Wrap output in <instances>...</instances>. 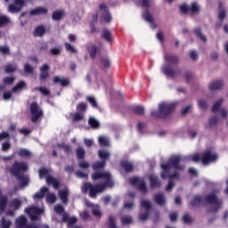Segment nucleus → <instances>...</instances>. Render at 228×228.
Listing matches in <instances>:
<instances>
[{
	"mask_svg": "<svg viewBox=\"0 0 228 228\" xmlns=\"http://www.w3.org/2000/svg\"><path fill=\"white\" fill-rule=\"evenodd\" d=\"M93 181H100V184L93 185L90 183H85L82 187V192L86 193L89 191V196L92 199H95L97 193H102L106 188H111L113 186V180L111 178V174L109 172H100L92 175Z\"/></svg>",
	"mask_w": 228,
	"mask_h": 228,
	"instance_id": "2",
	"label": "nucleus"
},
{
	"mask_svg": "<svg viewBox=\"0 0 228 228\" xmlns=\"http://www.w3.org/2000/svg\"><path fill=\"white\" fill-rule=\"evenodd\" d=\"M65 47L68 53H76V48L72 45L65 43Z\"/></svg>",
	"mask_w": 228,
	"mask_h": 228,
	"instance_id": "56",
	"label": "nucleus"
},
{
	"mask_svg": "<svg viewBox=\"0 0 228 228\" xmlns=\"http://www.w3.org/2000/svg\"><path fill=\"white\" fill-rule=\"evenodd\" d=\"M101 67L103 69H110L111 67V61L108 58H102L101 61Z\"/></svg>",
	"mask_w": 228,
	"mask_h": 228,
	"instance_id": "40",
	"label": "nucleus"
},
{
	"mask_svg": "<svg viewBox=\"0 0 228 228\" xmlns=\"http://www.w3.org/2000/svg\"><path fill=\"white\" fill-rule=\"evenodd\" d=\"M54 211L55 213H57L58 215H61V216H63V207L61 205H55L54 206Z\"/></svg>",
	"mask_w": 228,
	"mask_h": 228,
	"instance_id": "53",
	"label": "nucleus"
},
{
	"mask_svg": "<svg viewBox=\"0 0 228 228\" xmlns=\"http://www.w3.org/2000/svg\"><path fill=\"white\" fill-rule=\"evenodd\" d=\"M124 208L125 209H133V208H134V204L133 203V200L126 201Z\"/></svg>",
	"mask_w": 228,
	"mask_h": 228,
	"instance_id": "62",
	"label": "nucleus"
},
{
	"mask_svg": "<svg viewBox=\"0 0 228 228\" xmlns=\"http://www.w3.org/2000/svg\"><path fill=\"white\" fill-rule=\"evenodd\" d=\"M24 70L27 74H33V67L29 64H25Z\"/></svg>",
	"mask_w": 228,
	"mask_h": 228,
	"instance_id": "63",
	"label": "nucleus"
},
{
	"mask_svg": "<svg viewBox=\"0 0 228 228\" xmlns=\"http://www.w3.org/2000/svg\"><path fill=\"white\" fill-rule=\"evenodd\" d=\"M86 49L91 58H95L101 53V46L94 43L88 44Z\"/></svg>",
	"mask_w": 228,
	"mask_h": 228,
	"instance_id": "17",
	"label": "nucleus"
},
{
	"mask_svg": "<svg viewBox=\"0 0 228 228\" xmlns=\"http://www.w3.org/2000/svg\"><path fill=\"white\" fill-rule=\"evenodd\" d=\"M88 124L89 126H91V127H93V129L99 127V121H97V119L94 118H90L88 119Z\"/></svg>",
	"mask_w": 228,
	"mask_h": 228,
	"instance_id": "44",
	"label": "nucleus"
},
{
	"mask_svg": "<svg viewBox=\"0 0 228 228\" xmlns=\"http://www.w3.org/2000/svg\"><path fill=\"white\" fill-rule=\"evenodd\" d=\"M209 90H222L224 88V80L218 79L211 82L208 86Z\"/></svg>",
	"mask_w": 228,
	"mask_h": 228,
	"instance_id": "20",
	"label": "nucleus"
},
{
	"mask_svg": "<svg viewBox=\"0 0 228 228\" xmlns=\"http://www.w3.org/2000/svg\"><path fill=\"white\" fill-rule=\"evenodd\" d=\"M15 228H39V227L37 225L28 224V219H26L24 216H20L15 221Z\"/></svg>",
	"mask_w": 228,
	"mask_h": 228,
	"instance_id": "15",
	"label": "nucleus"
},
{
	"mask_svg": "<svg viewBox=\"0 0 228 228\" xmlns=\"http://www.w3.org/2000/svg\"><path fill=\"white\" fill-rule=\"evenodd\" d=\"M83 118H85V114H83V112L72 114L73 122H79V120H83Z\"/></svg>",
	"mask_w": 228,
	"mask_h": 228,
	"instance_id": "39",
	"label": "nucleus"
},
{
	"mask_svg": "<svg viewBox=\"0 0 228 228\" xmlns=\"http://www.w3.org/2000/svg\"><path fill=\"white\" fill-rule=\"evenodd\" d=\"M13 81H15V77H8L4 78V85H12Z\"/></svg>",
	"mask_w": 228,
	"mask_h": 228,
	"instance_id": "60",
	"label": "nucleus"
},
{
	"mask_svg": "<svg viewBox=\"0 0 228 228\" xmlns=\"http://www.w3.org/2000/svg\"><path fill=\"white\" fill-rule=\"evenodd\" d=\"M98 142L102 147H110V138H108L107 136H99Z\"/></svg>",
	"mask_w": 228,
	"mask_h": 228,
	"instance_id": "30",
	"label": "nucleus"
},
{
	"mask_svg": "<svg viewBox=\"0 0 228 228\" xmlns=\"http://www.w3.org/2000/svg\"><path fill=\"white\" fill-rule=\"evenodd\" d=\"M180 10L182 13H199V12H200V6H199L197 3H192L191 6L182 4Z\"/></svg>",
	"mask_w": 228,
	"mask_h": 228,
	"instance_id": "14",
	"label": "nucleus"
},
{
	"mask_svg": "<svg viewBox=\"0 0 228 228\" xmlns=\"http://www.w3.org/2000/svg\"><path fill=\"white\" fill-rule=\"evenodd\" d=\"M45 33V28L44 26H39L35 29V37H42Z\"/></svg>",
	"mask_w": 228,
	"mask_h": 228,
	"instance_id": "41",
	"label": "nucleus"
},
{
	"mask_svg": "<svg viewBox=\"0 0 228 228\" xmlns=\"http://www.w3.org/2000/svg\"><path fill=\"white\" fill-rule=\"evenodd\" d=\"M20 206H22V200H20L19 199H13L11 202V208H12V209H14V211L19 209V208H20Z\"/></svg>",
	"mask_w": 228,
	"mask_h": 228,
	"instance_id": "36",
	"label": "nucleus"
},
{
	"mask_svg": "<svg viewBox=\"0 0 228 228\" xmlns=\"http://www.w3.org/2000/svg\"><path fill=\"white\" fill-rule=\"evenodd\" d=\"M102 37L104 38L106 42H111V40H113L111 32H110V30L107 29L103 30V32L102 33Z\"/></svg>",
	"mask_w": 228,
	"mask_h": 228,
	"instance_id": "37",
	"label": "nucleus"
},
{
	"mask_svg": "<svg viewBox=\"0 0 228 228\" xmlns=\"http://www.w3.org/2000/svg\"><path fill=\"white\" fill-rule=\"evenodd\" d=\"M184 159H191L194 163L201 161L203 165H209V163H215V161L218 159V155L212 150H208L203 153V156L199 153L191 155L188 158L181 157V155L171 156L167 163L161 164L162 179L169 177V182L166 188L167 191H170V190L174 188V182H172V180L179 179V173L177 170H183V168H184V166H181V161Z\"/></svg>",
	"mask_w": 228,
	"mask_h": 228,
	"instance_id": "1",
	"label": "nucleus"
},
{
	"mask_svg": "<svg viewBox=\"0 0 228 228\" xmlns=\"http://www.w3.org/2000/svg\"><path fill=\"white\" fill-rule=\"evenodd\" d=\"M121 167L122 168H124V170H126V172H133V169L134 168L133 163L129 161L121 162Z\"/></svg>",
	"mask_w": 228,
	"mask_h": 228,
	"instance_id": "33",
	"label": "nucleus"
},
{
	"mask_svg": "<svg viewBox=\"0 0 228 228\" xmlns=\"http://www.w3.org/2000/svg\"><path fill=\"white\" fill-rule=\"evenodd\" d=\"M134 111V113H137V115H143V113H145V109L143 106H135Z\"/></svg>",
	"mask_w": 228,
	"mask_h": 228,
	"instance_id": "48",
	"label": "nucleus"
},
{
	"mask_svg": "<svg viewBox=\"0 0 228 228\" xmlns=\"http://www.w3.org/2000/svg\"><path fill=\"white\" fill-rule=\"evenodd\" d=\"M28 172V165L24 162H15L10 169V173L20 181L19 188H26L29 184V177L24 175Z\"/></svg>",
	"mask_w": 228,
	"mask_h": 228,
	"instance_id": "3",
	"label": "nucleus"
},
{
	"mask_svg": "<svg viewBox=\"0 0 228 228\" xmlns=\"http://www.w3.org/2000/svg\"><path fill=\"white\" fill-rule=\"evenodd\" d=\"M130 184L138 188L142 193H147V186L145 181L138 176H134L129 179Z\"/></svg>",
	"mask_w": 228,
	"mask_h": 228,
	"instance_id": "9",
	"label": "nucleus"
},
{
	"mask_svg": "<svg viewBox=\"0 0 228 228\" xmlns=\"http://www.w3.org/2000/svg\"><path fill=\"white\" fill-rule=\"evenodd\" d=\"M12 225V222L10 220H6L4 217L0 221V228H10Z\"/></svg>",
	"mask_w": 228,
	"mask_h": 228,
	"instance_id": "43",
	"label": "nucleus"
},
{
	"mask_svg": "<svg viewBox=\"0 0 228 228\" xmlns=\"http://www.w3.org/2000/svg\"><path fill=\"white\" fill-rule=\"evenodd\" d=\"M25 213L28 215L30 220H38L40 215L44 213V208H38L36 206H32L25 209Z\"/></svg>",
	"mask_w": 228,
	"mask_h": 228,
	"instance_id": "12",
	"label": "nucleus"
},
{
	"mask_svg": "<svg viewBox=\"0 0 228 228\" xmlns=\"http://www.w3.org/2000/svg\"><path fill=\"white\" fill-rule=\"evenodd\" d=\"M142 19H144L146 22H149L151 24V28H152V29L156 28V23H154V18H152V15H151V13H149V11H144L142 12Z\"/></svg>",
	"mask_w": 228,
	"mask_h": 228,
	"instance_id": "21",
	"label": "nucleus"
},
{
	"mask_svg": "<svg viewBox=\"0 0 228 228\" xmlns=\"http://www.w3.org/2000/svg\"><path fill=\"white\" fill-rule=\"evenodd\" d=\"M8 22H10V18L4 15L0 16V27L8 24Z\"/></svg>",
	"mask_w": 228,
	"mask_h": 228,
	"instance_id": "49",
	"label": "nucleus"
},
{
	"mask_svg": "<svg viewBox=\"0 0 228 228\" xmlns=\"http://www.w3.org/2000/svg\"><path fill=\"white\" fill-rule=\"evenodd\" d=\"M123 225H129V224H133V217L131 216H124L121 219Z\"/></svg>",
	"mask_w": 228,
	"mask_h": 228,
	"instance_id": "47",
	"label": "nucleus"
},
{
	"mask_svg": "<svg viewBox=\"0 0 228 228\" xmlns=\"http://www.w3.org/2000/svg\"><path fill=\"white\" fill-rule=\"evenodd\" d=\"M154 200L159 204V206H165L167 203V200L165 198V194L158 193L154 196Z\"/></svg>",
	"mask_w": 228,
	"mask_h": 228,
	"instance_id": "25",
	"label": "nucleus"
},
{
	"mask_svg": "<svg viewBox=\"0 0 228 228\" xmlns=\"http://www.w3.org/2000/svg\"><path fill=\"white\" fill-rule=\"evenodd\" d=\"M47 13V8L37 7L30 11V15H45Z\"/></svg>",
	"mask_w": 228,
	"mask_h": 228,
	"instance_id": "26",
	"label": "nucleus"
},
{
	"mask_svg": "<svg viewBox=\"0 0 228 228\" xmlns=\"http://www.w3.org/2000/svg\"><path fill=\"white\" fill-rule=\"evenodd\" d=\"M40 79L41 81L45 79L46 77H49V65L47 64H44L41 68H40Z\"/></svg>",
	"mask_w": 228,
	"mask_h": 228,
	"instance_id": "24",
	"label": "nucleus"
},
{
	"mask_svg": "<svg viewBox=\"0 0 228 228\" xmlns=\"http://www.w3.org/2000/svg\"><path fill=\"white\" fill-rule=\"evenodd\" d=\"M49 191L47 187H42L38 192L33 195V199H44V196Z\"/></svg>",
	"mask_w": 228,
	"mask_h": 228,
	"instance_id": "29",
	"label": "nucleus"
},
{
	"mask_svg": "<svg viewBox=\"0 0 228 228\" xmlns=\"http://www.w3.org/2000/svg\"><path fill=\"white\" fill-rule=\"evenodd\" d=\"M141 206H142V208L146 209V212L144 214H140V216H139V219L143 222V221L147 220V218H149V211H151L152 205L151 204V201H149V200H142L141 202Z\"/></svg>",
	"mask_w": 228,
	"mask_h": 228,
	"instance_id": "16",
	"label": "nucleus"
},
{
	"mask_svg": "<svg viewBox=\"0 0 228 228\" xmlns=\"http://www.w3.org/2000/svg\"><path fill=\"white\" fill-rule=\"evenodd\" d=\"M77 156L78 159H82V158H85V149H83L82 147L77 148Z\"/></svg>",
	"mask_w": 228,
	"mask_h": 228,
	"instance_id": "51",
	"label": "nucleus"
},
{
	"mask_svg": "<svg viewBox=\"0 0 228 228\" xmlns=\"http://www.w3.org/2000/svg\"><path fill=\"white\" fill-rule=\"evenodd\" d=\"M87 101H88V102H90V104L93 106V108H97V102L95 101V98H94L92 96H88Z\"/></svg>",
	"mask_w": 228,
	"mask_h": 228,
	"instance_id": "58",
	"label": "nucleus"
},
{
	"mask_svg": "<svg viewBox=\"0 0 228 228\" xmlns=\"http://www.w3.org/2000/svg\"><path fill=\"white\" fill-rule=\"evenodd\" d=\"M30 113L32 122H37V120L42 118V116L44 115V111L42 110V109H40V107H38V104H37V102L31 103Z\"/></svg>",
	"mask_w": 228,
	"mask_h": 228,
	"instance_id": "10",
	"label": "nucleus"
},
{
	"mask_svg": "<svg viewBox=\"0 0 228 228\" xmlns=\"http://www.w3.org/2000/svg\"><path fill=\"white\" fill-rule=\"evenodd\" d=\"M85 204L87 208H91L94 216H95L96 218H101V208H99L98 205H94L87 200H85Z\"/></svg>",
	"mask_w": 228,
	"mask_h": 228,
	"instance_id": "19",
	"label": "nucleus"
},
{
	"mask_svg": "<svg viewBox=\"0 0 228 228\" xmlns=\"http://www.w3.org/2000/svg\"><path fill=\"white\" fill-rule=\"evenodd\" d=\"M39 177H46V183L47 184H52V186L55 189L58 190L59 186H60V182L58 180H56L55 178H53V176H51V175H49V169L47 168H41L39 170Z\"/></svg>",
	"mask_w": 228,
	"mask_h": 228,
	"instance_id": "8",
	"label": "nucleus"
},
{
	"mask_svg": "<svg viewBox=\"0 0 228 228\" xmlns=\"http://www.w3.org/2000/svg\"><path fill=\"white\" fill-rule=\"evenodd\" d=\"M17 70V66L15 64H8L5 66V72L10 74L12 72H15Z\"/></svg>",
	"mask_w": 228,
	"mask_h": 228,
	"instance_id": "45",
	"label": "nucleus"
},
{
	"mask_svg": "<svg viewBox=\"0 0 228 228\" xmlns=\"http://www.w3.org/2000/svg\"><path fill=\"white\" fill-rule=\"evenodd\" d=\"M149 179L151 188H158V186H161V182L158 180V176H156V175L151 174L149 175Z\"/></svg>",
	"mask_w": 228,
	"mask_h": 228,
	"instance_id": "23",
	"label": "nucleus"
},
{
	"mask_svg": "<svg viewBox=\"0 0 228 228\" xmlns=\"http://www.w3.org/2000/svg\"><path fill=\"white\" fill-rule=\"evenodd\" d=\"M77 110L78 113L85 114V112L86 111V104H85V103L78 104L77 107Z\"/></svg>",
	"mask_w": 228,
	"mask_h": 228,
	"instance_id": "52",
	"label": "nucleus"
},
{
	"mask_svg": "<svg viewBox=\"0 0 228 228\" xmlns=\"http://www.w3.org/2000/svg\"><path fill=\"white\" fill-rule=\"evenodd\" d=\"M109 227L110 228H118L117 224H115V217H113V216L109 217Z\"/></svg>",
	"mask_w": 228,
	"mask_h": 228,
	"instance_id": "57",
	"label": "nucleus"
},
{
	"mask_svg": "<svg viewBox=\"0 0 228 228\" xmlns=\"http://www.w3.org/2000/svg\"><path fill=\"white\" fill-rule=\"evenodd\" d=\"M59 197L63 202V204H67V197H69V190L63 189L59 191Z\"/></svg>",
	"mask_w": 228,
	"mask_h": 228,
	"instance_id": "31",
	"label": "nucleus"
},
{
	"mask_svg": "<svg viewBox=\"0 0 228 228\" xmlns=\"http://www.w3.org/2000/svg\"><path fill=\"white\" fill-rule=\"evenodd\" d=\"M165 63L161 67V70L167 77H174L177 71L173 68V65L179 63V57L171 53H166L164 55Z\"/></svg>",
	"mask_w": 228,
	"mask_h": 228,
	"instance_id": "4",
	"label": "nucleus"
},
{
	"mask_svg": "<svg viewBox=\"0 0 228 228\" xmlns=\"http://www.w3.org/2000/svg\"><path fill=\"white\" fill-rule=\"evenodd\" d=\"M22 8H24V0H15L14 5H9V12L11 13H18Z\"/></svg>",
	"mask_w": 228,
	"mask_h": 228,
	"instance_id": "18",
	"label": "nucleus"
},
{
	"mask_svg": "<svg viewBox=\"0 0 228 228\" xmlns=\"http://www.w3.org/2000/svg\"><path fill=\"white\" fill-rule=\"evenodd\" d=\"M191 204L192 206H200V204H202V198H200V196H195L191 201Z\"/></svg>",
	"mask_w": 228,
	"mask_h": 228,
	"instance_id": "46",
	"label": "nucleus"
},
{
	"mask_svg": "<svg viewBox=\"0 0 228 228\" xmlns=\"http://www.w3.org/2000/svg\"><path fill=\"white\" fill-rule=\"evenodd\" d=\"M222 104H224V99L221 98L219 99L217 102H216L212 107V111L215 113L216 111H219V113L221 114V117H223V118H227L228 117V111L227 109L225 108H222Z\"/></svg>",
	"mask_w": 228,
	"mask_h": 228,
	"instance_id": "13",
	"label": "nucleus"
},
{
	"mask_svg": "<svg viewBox=\"0 0 228 228\" xmlns=\"http://www.w3.org/2000/svg\"><path fill=\"white\" fill-rule=\"evenodd\" d=\"M26 88V83L24 81H20L16 86L12 89V94H19V92H22Z\"/></svg>",
	"mask_w": 228,
	"mask_h": 228,
	"instance_id": "27",
	"label": "nucleus"
},
{
	"mask_svg": "<svg viewBox=\"0 0 228 228\" xmlns=\"http://www.w3.org/2000/svg\"><path fill=\"white\" fill-rule=\"evenodd\" d=\"M98 156L102 159V161H97L94 163L92 165L93 170H99V168H104V167H106V161L110 159V156H111V154L106 150H100L98 151Z\"/></svg>",
	"mask_w": 228,
	"mask_h": 228,
	"instance_id": "7",
	"label": "nucleus"
},
{
	"mask_svg": "<svg viewBox=\"0 0 228 228\" xmlns=\"http://www.w3.org/2000/svg\"><path fill=\"white\" fill-rule=\"evenodd\" d=\"M14 154H18L21 156V158H29L31 156V151L26 149H20L18 151L14 152Z\"/></svg>",
	"mask_w": 228,
	"mask_h": 228,
	"instance_id": "34",
	"label": "nucleus"
},
{
	"mask_svg": "<svg viewBox=\"0 0 228 228\" xmlns=\"http://www.w3.org/2000/svg\"><path fill=\"white\" fill-rule=\"evenodd\" d=\"M57 147L59 149H62V151H64V152H70V146L69 144H58Z\"/></svg>",
	"mask_w": 228,
	"mask_h": 228,
	"instance_id": "54",
	"label": "nucleus"
},
{
	"mask_svg": "<svg viewBox=\"0 0 228 228\" xmlns=\"http://www.w3.org/2000/svg\"><path fill=\"white\" fill-rule=\"evenodd\" d=\"M79 168H88L90 167V164L85 160H80L78 163Z\"/></svg>",
	"mask_w": 228,
	"mask_h": 228,
	"instance_id": "61",
	"label": "nucleus"
},
{
	"mask_svg": "<svg viewBox=\"0 0 228 228\" xmlns=\"http://www.w3.org/2000/svg\"><path fill=\"white\" fill-rule=\"evenodd\" d=\"M198 104H199V108H200V110L208 109V102H206V101H204V100H199Z\"/></svg>",
	"mask_w": 228,
	"mask_h": 228,
	"instance_id": "55",
	"label": "nucleus"
},
{
	"mask_svg": "<svg viewBox=\"0 0 228 228\" xmlns=\"http://www.w3.org/2000/svg\"><path fill=\"white\" fill-rule=\"evenodd\" d=\"M46 201L50 204H54V202H56V195H54V193L48 192L46 195Z\"/></svg>",
	"mask_w": 228,
	"mask_h": 228,
	"instance_id": "42",
	"label": "nucleus"
},
{
	"mask_svg": "<svg viewBox=\"0 0 228 228\" xmlns=\"http://www.w3.org/2000/svg\"><path fill=\"white\" fill-rule=\"evenodd\" d=\"M205 202L206 204H208V206H210L211 213L218 211V209H220L222 206H224V202L216 198V193L215 191L206 197Z\"/></svg>",
	"mask_w": 228,
	"mask_h": 228,
	"instance_id": "6",
	"label": "nucleus"
},
{
	"mask_svg": "<svg viewBox=\"0 0 228 228\" xmlns=\"http://www.w3.org/2000/svg\"><path fill=\"white\" fill-rule=\"evenodd\" d=\"M53 82L54 83H59L60 85H61V86H67V85H69V79L60 77H53Z\"/></svg>",
	"mask_w": 228,
	"mask_h": 228,
	"instance_id": "35",
	"label": "nucleus"
},
{
	"mask_svg": "<svg viewBox=\"0 0 228 228\" xmlns=\"http://www.w3.org/2000/svg\"><path fill=\"white\" fill-rule=\"evenodd\" d=\"M35 90H39L43 95H49V89L45 87H36Z\"/></svg>",
	"mask_w": 228,
	"mask_h": 228,
	"instance_id": "59",
	"label": "nucleus"
},
{
	"mask_svg": "<svg viewBox=\"0 0 228 228\" xmlns=\"http://www.w3.org/2000/svg\"><path fill=\"white\" fill-rule=\"evenodd\" d=\"M195 34L197 35V37H200V39L203 41V42H206L207 38H206V36L202 35V32L200 30V28H195Z\"/></svg>",
	"mask_w": 228,
	"mask_h": 228,
	"instance_id": "50",
	"label": "nucleus"
},
{
	"mask_svg": "<svg viewBox=\"0 0 228 228\" xmlns=\"http://www.w3.org/2000/svg\"><path fill=\"white\" fill-rule=\"evenodd\" d=\"M62 222H68V227H72L73 224L77 222V218L76 216L69 217V214L62 213Z\"/></svg>",
	"mask_w": 228,
	"mask_h": 228,
	"instance_id": "22",
	"label": "nucleus"
},
{
	"mask_svg": "<svg viewBox=\"0 0 228 228\" xmlns=\"http://www.w3.org/2000/svg\"><path fill=\"white\" fill-rule=\"evenodd\" d=\"M0 53L2 54H10V48L8 46H0Z\"/></svg>",
	"mask_w": 228,
	"mask_h": 228,
	"instance_id": "64",
	"label": "nucleus"
},
{
	"mask_svg": "<svg viewBox=\"0 0 228 228\" xmlns=\"http://www.w3.org/2000/svg\"><path fill=\"white\" fill-rule=\"evenodd\" d=\"M91 77H93V79H95L98 86L99 83L102 85V76L99 72H97V70L94 69L91 72Z\"/></svg>",
	"mask_w": 228,
	"mask_h": 228,
	"instance_id": "28",
	"label": "nucleus"
},
{
	"mask_svg": "<svg viewBox=\"0 0 228 228\" xmlns=\"http://www.w3.org/2000/svg\"><path fill=\"white\" fill-rule=\"evenodd\" d=\"M175 103L162 102L159 105V110L151 111L152 117L165 118L167 115H170L174 111Z\"/></svg>",
	"mask_w": 228,
	"mask_h": 228,
	"instance_id": "5",
	"label": "nucleus"
},
{
	"mask_svg": "<svg viewBox=\"0 0 228 228\" xmlns=\"http://www.w3.org/2000/svg\"><path fill=\"white\" fill-rule=\"evenodd\" d=\"M218 123V118L216 117H212L208 119L206 127L207 129H213L215 126Z\"/></svg>",
	"mask_w": 228,
	"mask_h": 228,
	"instance_id": "32",
	"label": "nucleus"
},
{
	"mask_svg": "<svg viewBox=\"0 0 228 228\" xmlns=\"http://www.w3.org/2000/svg\"><path fill=\"white\" fill-rule=\"evenodd\" d=\"M65 15V11H56L53 13L52 18L53 20H60Z\"/></svg>",
	"mask_w": 228,
	"mask_h": 228,
	"instance_id": "38",
	"label": "nucleus"
},
{
	"mask_svg": "<svg viewBox=\"0 0 228 228\" xmlns=\"http://www.w3.org/2000/svg\"><path fill=\"white\" fill-rule=\"evenodd\" d=\"M99 15L101 16L102 20H104L106 24H110V22H111V13H110L108 5L102 4L99 6Z\"/></svg>",
	"mask_w": 228,
	"mask_h": 228,
	"instance_id": "11",
	"label": "nucleus"
}]
</instances>
